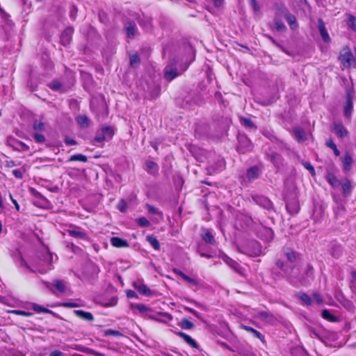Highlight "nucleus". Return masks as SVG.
Instances as JSON below:
<instances>
[{
  "label": "nucleus",
  "instance_id": "nucleus-1",
  "mask_svg": "<svg viewBox=\"0 0 356 356\" xmlns=\"http://www.w3.org/2000/svg\"><path fill=\"white\" fill-rule=\"evenodd\" d=\"M114 134V129L111 127H103L97 134L95 140L101 143L104 140H110Z\"/></svg>",
  "mask_w": 356,
  "mask_h": 356
},
{
  "label": "nucleus",
  "instance_id": "nucleus-2",
  "mask_svg": "<svg viewBox=\"0 0 356 356\" xmlns=\"http://www.w3.org/2000/svg\"><path fill=\"white\" fill-rule=\"evenodd\" d=\"M176 63V60L172 59L170 60V64L165 67L164 78L167 81H171L180 74L177 72V69L174 67Z\"/></svg>",
  "mask_w": 356,
  "mask_h": 356
},
{
  "label": "nucleus",
  "instance_id": "nucleus-3",
  "mask_svg": "<svg viewBox=\"0 0 356 356\" xmlns=\"http://www.w3.org/2000/svg\"><path fill=\"white\" fill-rule=\"evenodd\" d=\"M252 145L250 142V140L244 136H241L238 138V151L241 153L244 154L247 152H249L252 149Z\"/></svg>",
  "mask_w": 356,
  "mask_h": 356
},
{
  "label": "nucleus",
  "instance_id": "nucleus-4",
  "mask_svg": "<svg viewBox=\"0 0 356 356\" xmlns=\"http://www.w3.org/2000/svg\"><path fill=\"white\" fill-rule=\"evenodd\" d=\"M353 96L351 92L349 90L347 92L346 102L344 106V115L347 118H350L353 111Z\"/></svg>",
  "mask_w": 356,
  "mask_h": 356
},
{
  "label": "nucleus",
  "instance_id": "nucleus-5",
  "mask_svg": "<svg viewBox=\"0 0 356 356\" xmlns=\"http://www.w3.org/2000/svg\"><path fill=\"white\" fill-rule=\"evenodd\" d=\"M283 17L286 19L288 24L291 26V29H296L297 28L296 18V17L289 13L286 8H284L282 11Z\"/></svg>",
  "mask_w": 356,
  "mask_h": 356
},
{
  "label": "nucleus",
  "instance_id": "nucleus-6",
  "mask_svg": "<svg viewBox=\"0 0 356 356\" xmlns=\"http://www.w3.org/2000/svg\"><path fill=\"white\" fill-rule=\"evenodd\" d=\"M333 129L335 134L340 138H344L348 136V131L340 122H334L333 124Z\"/></svg>",
  "mask_w": 356,
  "mask_h": 356
},
{
  "label": "nucleus",
  "instance_id": "nucleus-7",
  "mask_svg": "<svg viewBox=\"0 0 356 356\" xmlns=\"http://www.w3.org/2000/svg\"><path fill=\"white\" fill-rule=\"evenodd\" d=\"M134 286L139 293L144 296H149L151 295L150 289L140 282H134Z\"/></svg>",
  "mask_w": 356,
  "mask_h": 356
},
{
  "label": "nucleus",
  "instance_id": "nucleus-8",
  "mask_svg": "<svg viewBox=\"0 0 356 356\" xmlns=\"http://www.w3.org/2000/svg\"><path fill=\"white\" fill-rule=\"evenodd\" d=\"M353 159L348 153H346L344 157L342 159L343 168L345 172L350 170L353 165Z\"/></svg>",
  "mask_w": 356,
  "mask_h": 356
},
{
  "label": "nucleus",
  "instance_id": "nucleus-9",
  "mask_svg": "<svg viewBox=\"0 0 356 356\" xmlns=\"http://www.w3.org/2000/svg\"><path fill=\"white\" fill-rule=\"evenodd\" d=\"M177 334L181 337L188 345H190L193 348H198V345L196 343V341L193 339H192L189 335L182 332H177Z\"/></svg>",
  "mask_w": 356,
  "mask_h": 356
},
{
  "label": "nucleus",
  "instance_id": "nucleus-10",
  "mask_svg": "<svg viewBox=\"0 0 356 356\" xmlns=\"http://www.w3.org/2000/svg\"><path fill=\"white\" fill-rule=\"evenodd\" d=\"M224 261L233 269H234L237 273H238L241 275H243V270L241 267L239 266L238 264L232 259L229 257H226L224 259Z\"/></svg>",
  "mask_w": 356,
  "mask_h": 356
},
{
  "label": "nucleus",
  "instance_id": "nucleus-11",
  "mask_svg": "<svg viewBox=\"0 0 356 356\" xmlns=\"http://www.w3.org/2000/svg\"><path fill=\"white\" fill-rule=\"evenodd\" d=\"M74 314L79 318L88 321H92L94 320L93 315L90 312L83 310H74Z\"/></svg>",
  "mask_w": 356,
  "mask_h": 356
},
{
  "label": "nucleus",
  "instance_id": "nucleus-12",
  "mask_svg": "<svg viewBox=\"0 0 356 356\" xmlns=\"http://www.w3.org/2000/svg\"><path fill=\"white\" fill-rule=\"evenodd\" d=\"M318 29L323 41L328 42L330 40V37L322 19L318 20Z\"/></svg>",
  "mask_w": 356,
  "mask_h": 356
},
{
  "label": "nucleus",
  "instance_id": "nucleus-13",
  "mask_svg": "<svg viewBox=\"0 0 356 356\" xmlns=\"http://www.w3.org/2000/svg\"><path fill=\"white\" fill-rule=\"evenodd\" d=\"M111 243L112 245L117 248L128 247L129 243L127 241H124L119 237H113L111 239Z\"/></svg>",
  "mask_w": 356,
  "mask_h": 356
},
{
  "label": "nucleus",
  "instance_id": "nucleus-14",
  "mask_svg": "<svg viewBox=\"0 0 356 356\" xmlns=\"http://www.w3.org/2000/svg\"><path fill=\"white\" fill-rule=\"evenodd\" d=\"M253 200L258 204L264 207H269L270 206V202L263 196H253Z\"/></svg>",
  "mask_w": 356,
  "mask_h": 356
},
{
  "label": "nucleus",
  "instance_id": "nucleus-15",
  "mask_svg": "<svg viewBox=\"0 0 356 356\" xmlns=\"http://www.w3.org/2000/svg\"><path fill=\"white\" fill-rule=\"evenodd\" d=\"M68 233H69L70 236H71L74 238H81V239H86L87 238L86 234L84 232L80 230L79 229H74L69 230Z\"/></svg>",
  "mask_w": 356,
  "mask_h": 356
},
{
  "label": "nucleus",
  "instance_id": "nucleus-16",
  "mask_svg": "<svg viewBox=\"0 0 356 356\" xmlns=\"http://www.w3.org/2000/svg\"><path fill=\"white\" fill-rule=\"evenodd\" d=\"M76 121L81 128L88 127L90 122L89 118L83 115L77 116Z\"/></svg>",
  "mask_w": 356,
  "mask_h": 356
},
{
  "label": "nucleus",
  "instance_id": "nucleus-17",
  "mask_svg": "<svg viewBox=\"0 0 356 356\" xmlns=\"http://www.w3.org/2000/svg\"><path fill=\"white\" fill-rule=\"evenodd\" d=\"M72 33V29L71 28H68L63 31L61 35V40L64 44H67L70 42Z\"/></svg>",
  "mask_w": 356,
  "mask_h": 356
},
{
  "label": "nucleus",
  "instance_id": "nucleus-18",
  "mask_svg": "<svg viewBox=\"0 0 356 356\" xmlns=\"http://www.w3.org/2000/svg\"><path fill=\"white\" fill-rule=\"evenodd\" d=\"M247 177L249 180H254L259 177V170L257 167H252L248 170Z\"/></svg>",
  "mask_w": 356,
  "mask_h": 356
},
{
  "label": "nucleus",
  "instance_id": "nucleus-19",
  "mask_svg": "<svg viewBox=\"0 0 356 356\" xmlns=\"http://www.w3.org/2000/svg\"><path fill=\"white\" fill-rule=\"evenodd\" d=\"M294 135L298 142H303L307 139L303 130L300 128L294 129Z\"/></svg>",
  "mask_w": 356,
  "mask_h": 356
},
{
  "label": "nucleus",
  "instance_id": "nucleus-20",
  "mask_svg": "<svg viewBox=\"0 0 356 356\" xmlns=\"http://www.w3.org/2000/svg\"><path fill=\"white\" fill-rule=\"evenodd\" d=\"M202 238L207 243L213 244L215 242V239L212 234L207 229L204 231V233L202 234Z\"/></svg>",
  "mask_w": 356,
  "mask_h": 356
},
{
  "label": "nucleus",
  "instance_id": "nucleus-21",
  "mask_svg": "<svg viewBox=\"0 0 356 356\" xmlns=\"http://www.w3.org/2000/svg\"><path fill=\"white\" fill-rule=\"evenodd\" d=\"M146 238H147V241L151 244V245L155 250H159L160 249L159 242L156 239V237H154V236H147Z\"/></svg>",
  "mask_w": 356,
  "mask_h": 356
},
{
  "label": "nucleus",
  "instance_id": "nucleus-22",
  "mask_svg": "<svg viewBox=\"0 0 356 356\" xmlns=\"http://www.w3.org/2000/svg\"><path fill=\"white\" fill-rule=\"evenodd\" d=\"M327 181L333 186L337 187L339 185V181L333 174H328L326 177Z\"/></svg>",
  "mask_w": 356,
  "mask_h": 356
},
{
  "label": "nucleus",
  "instance_id": "nucleus-23",
  "mask_svg": "<svg viewBox=\"0 0 356 356\" xmlns=\"http://www.w3.org/2000/svg\"><path fill=\"white\" fill-rule=\"evenodd\" d=\"M322 316L323 318L330 321V322H336L337 321V318L333 316L332 314L329 312L327 309H324L322 311Z\"/></svg>",
  "mask_w": 356,
  "mask_h": 356
},
{
  "label": "nucleus",
  "instance_id": "nucleus-24",
  "mask_svg": "<svg viewBox=\"0 0 356 356\" xmlns=\"http://www.w3.org/2000/svg\"><path fill=\"white\" fill-rule=\"evenodd\" d=\"M54 286L60 292L63 293L65 291V282L63 280H55Z\"/></svg>",
  "mask_w": 356,
  "mask_h": 356
},
{
  "label": "nucleus",
  "instance_id": "nucleus-25",
  "mask_svg": "<svg viewBox=\"0 0 356 356\" xmlns=\"http://www.w3.org/2000/svg\"><path fill=\"white\" fill-rule=\"evenodd\" d=\"M343 192L345 195H348L351 192V184L348 179H345L342 184Z\"/></svg>",
  "mask_w": 356,
  "mask_h": 356
},
{
  "label": "nucleus",
  "instance_id": "nucleus-26",
  "mask_svg": "<svg viewBox=\"0 0 356 356\" xmlns=\"http://www.w3.org/2000/svg\"><path fill=\"white\" fill-rule=\"evenodd\" d=\"M130 59V65L132 67H136L138 66L140 63V58L136 54H132L129 57Z\"/></svg>",
  "mask_w": 356,
  "mask_h": 356
},
{
  "label": "nucleus",
  "instance_id": "nucleus-27",
  "mask_svg": "<svg viewBox=\"0 0 356 356\" xmlns=\"http://www.w3.org/2000/svg\"><path fill=\"white\" fill-rule=\"evenodd\" d=\"M179 325L181 326V328L185 330L192 329L194 326L193 323L186 318L182 319L179 323Z\"/></svg>",
  "mask_w": 356,
  "mask_h": 356
},
{
  "label": "nucleus",
  "instance_id": "nucleus-28",
  "mask_svg": "<svg viewBox=\"0 0 356 356\" xmlns=\"http://www.w3.org/2000/svg\"><path fill=\"white\" fill-rule=\"evenodd\" d=\"M69 161H81V162H86L87 161V157L83 154H75L70 156V158L68 160Z\"/></svg>",
  "mask_w": 356,
  "mask_h": 356
},
{
  "label": "nucleus",
  "instance_id": "nucleus-29",
  "mask_svg": "<svg viewBox=\"0 0 356 356\" xmlns=\"http://www.w3.org/2000/svg\"><path fill=\"white\" fill-rule=\"evenodd\" d=\"M136 29V25L133 23H129L126 27L127 35L129 37L134 36L135 34Z\"/></svg>",
  "mask_w": 356,
  "mask_h": 356
},
{
  "label": "nucleus",
  "instance_id": "nucleus-30",
  "mask_svg": "<svg viewBox=\"0 0 356 356\" xmlns=\"http://www.w3.org/2000/svg\"><path fill=\"white\" fill-rule=\"evenodd\" d=\"M326 145L334 151V153L337 156L340 155V152L337 149V145L334 144L332 140H327Z\"/></svg>",
  "mask_w": 356,
  "mask_h": 356
},
{
  "label": "nucleus",
  "instance_id": "nucleus-31",
  "mask_svg": "<svg viewBox=\"0 0 356 356\" xmlns=\"http://www.w3.org/2000/svg\"><path fill=\"white\" fill-rule=\"evenodd\" d=\"M284 254L286 256L289 261L293 262L296 260V256L293 250L287 248L284 250Z\"/></svg>",
  "mask_w": 356,
  "mask_h": 356
},
{
  "label": "nucleus",
  "instance_id": "nucleus-32",
  "mask_svg": "<svg viewBox=\"0 0 356 356\" xmlns=\"http://www.w3.org/2000/svg\"><path fill=\"white\" fill-rule=\"evenodd\" d=\"M244 329L248 332H252L256 337L262 340L264 339V336L257 330L253 329L252 327L248 326H243Z\"/></svg>",
  "mask_w": 356,
  "mask_h": 356
},
{
  "label": "nucleus",
  "instance_id": "nucleus-33",
  "mask_svg": "<svg viewBox=\"0 0 356 356\" xmlns=\"http://www.w3.org/2000/svg\"><path fill=\"white\" fill-rule=\"evenodd\" d=\"M274 26L275 29L278 31H284L286 30V26H284V24L278 19L275 20Z\"/></svg>",
  "mask_w": 356,
  "mask_h": 356
},
{
  "label": "nucleus",
  "instance_id": "nucleus-34",
  "mask_svg": "<svg viewBox=\"0 0 356 356\" xmlns=\"http://www.w3.org/2000/svg\"><path fill=\"white\" fill-rule=\"evenodd\" d=\"M146 167L148 169L149 172H154L157 170L156 164L152 161H148L146 162Z\"/></svg>",
  "mask_w": 356,
  "mask_h": 356
},
{
  "label": "nucleus",
  "instance_id": "nucleus-35",
  "mask_svg": "<svg viewBox=\"0 0 356 356\" xmlns=\"http://www.w3.org/2000/svg\"><path fill=\"white\" fill-rule=\"evenodd\" d=\"M240 122L245 127L252 128L254 127V124H253L252 122L250 119H248V118H240Z\"/></svg>",
  "mask_w": 356,
  "mask_h": 356
},
{
  "label": "nucleus",
  "instance_id": "nucleus-36",
  "mask_svg": "<svg viewBox=\"0 0 356 356\" xmlns=\"http://www.w3.org/2000/svg\"><path fill=\"white\" fill-rule=\"evenodd\" d=\"M299 298L306 305H309L312 303L311 298L306 293H300Z\"/></svg>",
  "mask_w": 356,
  "mask_h": 356
},
{
  "label": "nucleus",
  "instance_id": "nucleus-37",
  "mask_svg": "<svg viewBox=\"0 0 356 356\" xmlns=\"http://www.w3.org/2000/svg\"><path fill=\"white\" fill-rule=\"evenodd\" d=\"M136 221L140 227H147L150 225L149 220L144 217L138 218Z\"/></svg>",
  "mask_w": 356,
  "mask_h": 356
},
{
  "label": "nucleus",
  "instance_id": "nucleus-38",
  "mask_svg": "<svg viewBox=\"0 0 356 356\" xmlns=\"http://www.w3.org/2000/svg\"><path fill=\"white\" fill-rule=\"evenodd\" d=\"M118 302V299L115 297L111 298L109 300L102 303V305L106 307L115 306Z\"/></svg>",
  "mask_w": 356,
  "mask_h": 356
},
{
  "label": "nucleus",
  "instance_id": "nucleus-39",
  "mask_svg": "<svg viewBox=\"0 0 356 356\" xmlns=\"http://www.w3.org/2000/svg\"><path fill=\"white\" fill-rule=\"evenodd\" d=\"M33 129L35 131H42L44 130V124L40 121H35L33 123Z\"/></svg>",
  "mask_w": 356,
  "mask_h": 356
},
{
  "label": "nucleus",
  "instance_id": "nucleus-40",
  "mask_svg": "<svg viewBox=\"0 0 356 356\" xmlns=\"http://www.w3.org/2000/svg\"><path fill=\"white\" fill-rule=\"evenodd\" d=\"M32 308L34 311L37 312H44V313H50L51 311L48 309L44 308L40 305H38L36 304H33L32 306Z\"/></svg>",
  "mask_w": 356,
  "mask_h": 356
},
{
  "label": "nucleus",
  "instance_id": "nucleus-41",
  "mask_svg": "<svg viewBox=\"0 0 356 356\" xmlns=\"http://www.w3.org/2000/svg\"><path fill=\"white\" fill-rule=\"evenodd\" d=\"M348 25L353 31H356V19L353 16H349Z\"/></svg>",
  "mask_w": 356,
  "mask_h": 356
},
{
  "label": "nucleus",
  "instance_id": "nucleus-42",
  "mask_svg": "<svg viewBox=\"0 0 356 356\" xmlns=\"http://www.w3.org/2000/svg\"><path fill=\"white\" fill-rule=\"evenodd\" d=\"M352 282H351V288L355 294V297L356 298V272L352 273Z\"/></svg>",
  "mask_w": 356,
  "mask_h": 356
},
{
  "label": "nucleus",
  "instance_id": "nucleus-43",
  "mask_svg": "<svg viewBox=\"0 0 356 356\" xmlns=\"http://www.w3.org/2000/svg\"><path fill=\"white\" fill-rule=\"evenodd\" d=\"M49 87L54 90H59L62 88L61 83L58 81H54L49 84Z\"/></svg>",
  "mask_w": 356,
  "mask_h": 356
},
{
  "label": "nucleus",
  "instance_id": "nucleus-44",
  "mask_svg": "<svg viewBox=\"0 0 356 356\" xmlns=\"http://www.w3.org/2000/svg\"><path fill=\"white\" fill-rule=\"evenodd\" d=\"M133 308L136 309L138 310L140 313H144L149 310V309L143 304H136L133 306Z\"/></svg>",
  "mask_w": 356,
  "mask_h": 356
},
{
  "label": "nucleus",
  "instance_id": "nucleus-45",
  "mask_svg": "<svg viewBox=\"0 0 356 356\" xmlns=\"http://www.w3.org/2000/svg\"><path fill=\"white\" fill-rule=\"evenodd\" d=\"M184 280L187 282L188 283L193 285V286H197L199 284V282L195 278L190 277L188 275H186L184 278Z\"/></svg>",
  "mask_w": 356,
  "mask_h": 356
},
{
  "label": "nucleus",
  "instance_id": "nucleus-46",
  "mask_svg": "<svg viewBox=\"0 0 356 356\" xmlns=\"http://www.w3.org/2000/svg\"><path fill=\"white\" fill-rule=\"evenodd\" d=\"M304 167L307 169L312 175H315V170L314 167L308 162H302Z\"/></svg>",
  "mask_w": 356,
  "mask_h": 356
},
{
  "label": "nucleus",
  "instance_id": "nucleus-47",
  "mask_svg": "<svg viewBox=\"0 0 356 356\" xmlns=\"http://www.w3.org/2000/svg\"><path fill=\"white\" fill-rule=\"evenodd\" d=\"M17 145L16 148L22 151H27L29 149V146L22 142H17Z\"/></svg>",
  "mask_w": 356,
  "mask_h": 356
},
{
  "label": "nucleus",
  "instance_id": "nucleus-48",
  "mask_svg": "<svg viewBox=\"0 0 356 356\" xmlns=\"http://www.w3.org/2000/svg\"><path fill=\"white\" fill-rule=\"evenodd\" d=\"M147 209H148L149 212V213H154V214H158V215H160L161 216V213L159 212L156 208H154L153 206L152 205H149V204H147Z\"/></svg>",
  "mask_w": 356,
  "mask_h": 356
},
{
  "label": "nucleus",
  "instance_id": "nucleus-49",
  "mask_svg": "<svg viewBox=\"0 0 356 356\" xmlns=\"http://www.w3.org/2000/svg\"><path fill=\"white\" fill-rule=\"evenodd\" d=\"M34 138L38 143H44L45 140L44 136L38 133L34 134Z\"/></svg>",
  "mask_w": 356,
  "mask_h": 356
},
{
  "label": "nucleus",
  "instance_id": "nucleus-50",
  "mask_svg": "<svg viewBox=\"0 0 356 356\" xmlns=\"http://www.w3.org/2000/svg\"><path fill=\"white\" fill-rule=\"evenodd\" d=\"M11 312L13 314H17V315H22V316H30L32 315V314L30 312H26L24 311H22V310H13Z\"/></svg>",
  "mask_w": 356,
  "mask_h": 356
},
{
  "label": "nucleus",
  "instance_id": "nucleus-51",
  "mask_svg": "<svg viewBox=\"0 0 356 356\" xmlns=\"http://www.w3.org/2000/svg\"><path fill=\"white\" fill-rule=\"evenodd\" d=\"M126 202L124 200H121L118 206V209L122 212H124L126 211Z\"/></svg>",
  "mask_w": 356,
  "mask_h": 356
},
{
  "label": "nucleus",
  "instance_id": "nucleus-52",
  "mask_svg": "<svg viewBox=\"0 0 356 356\" xmlns=\"http://www.w3.org/2000/svg\"><path fill=\"white\" fill-rule=\"evenodd\" d=\"M313 299L319 305L322 304V302H323V299L321 298L320 295H318V293L313 294Z\"/></svg>",
  "mask_w": 356,
  "mask_h": 356
},
{
  "label": "nucleus",
  "instance_id": "nucleus-53",
  "mask_svg": "<svg viewBox=\"0 0 356 356\" xmlns=\"http://www.w3.org/2000/svg\"><path fill=\"white\" fill-rule=\"evenodd\" d=\"M106 335L118 336V335H120V332L118 331L113 330H108L106 331Z\"/></svg>",
  "mask_w": 356,
  "mask_h": 356
},
{
  "label": "nucleus",
  "instance_id": "nucleus-54",
  "mask_svg": "<svg viewBox=\"0 0 356 356\" xmlns=\"http://www.w3.org/2000/svg\"><path fill=\"white\" fill-rule=\"evenodd\" d=\"M13 174L17 178H19V179L22 178V172L19 170H17V169L14 170L13 171Z\"/></svg>",
  "mask_w": 356,
  "mask_h": 356
},
{
  "label": "nucleus",
  "instance_id": "nucleus-55",
  "mask_svg": "<svg viewBox=\"0 0 356 356\" xmlns=\"http://www.w3.org/2000/svg\"><path fill=\"white\" fill-rule=\"evenodd\" d=\"M65 143L67 145H74L76 144V141L73 139H71L68 137L65 138Z\"/></svg>",
  "mask_w": 356,
  "mask_h": 356
},
{
  "label": "nucleus",
  "instance_id": "nucleus-56",
  "mask_svg": "<svg viewBox=\"0 0 356 356\" xmlns=\"http://www.w3.org/2000/svg\"><path fill=\"white\" fill-rule=\"evenodd\" d=\"M49 356H65V354L60 350H54L49 354Z\"/></svg>",
  "mask_w": 356,
  "mask_h": 356
},
{
  "label": "nucleus",
  "instance_id": "nucleus-57",
  "mask_svg": "<svg viewBox=\"0 0 356 356\" xmlns=\"http://www.w3.org/2000/svg\"><path fill=\"white\" fill-rule=\"evenodd\" d=\"M127 296L129 298H136L137 294L135 291L129 290L127 292Z\"/></svg>",
  "mask_w": 356,
  "mask_h": 356
},
{
  "label": "nucleus",
  "instance_id": "nucleus-58",
  "mask_svg": "<svg viewBox=\"0 0 356 356\" xmlns=\"http://www.w3.org/2000/svg\"><path fill=\"white\" fill-rule=\"evenodd\" d=\"M251 5L255 11L259 10V6L257 3L256 0H251Z\"/></svg>",
  "mask_w": 356,
  "mask_h": 356
},
{
  "label": "nucleus",
  "instance_id": "nucleus-59",
  "mask_svg": "<svg viewBox=\"0 0 356 356\" xmlns=\"http://www.w3.org/2000/svg\"><path fill=\"white\" fill-rule=\"evenodd\" d=\"M186 309L187 311H188L190 313H191L192 314H193L194 316H195L196 317L200 318L199 314L195 310H194L191 308H189V307H186Z\"/></svg>",
  "mask_w": 356,
  "mask_h": 356
},
{
  "label": "nucleus",
  "instance_id": "nucleus-60",
  "mask_svg": "<svg viewBox=\"0 0 356 356\" xmlns=\"http://www.w3.org/2000/svg\"><path fill=\"white\" fill-rule=\"evenodd\" d=\"M10 198L11 201L13 202V203L15 204L16 209H17V211H19V204H18L17 202L16 201V200H15V199L13 197V196H12V195H11V194H10Z\"/></svg>",
  "mask_w": 356,
  "mask_h": 356
},
{
  "label": "nucleus",
  "instance_id": "nucleus-61",
  "mask_svg": "<svg viewBox=\"0 0 356 356\" xmlns=\"http://www.w3.org/2000/svg\"><path fill=\"white\" fill-rule=\"evenodd\" d=\"M344 307L347 308L348 310H352L353 309V304L349 301L346 302V303L344 304Z\"/></svg>",
  "mask_w": 356,
  "mask_h": 356
},
{
  "label": "nucleus",
  "instance_id": "nucleus-62",
  "mask_svg": "<svg viewBox=\"0 0 356 356\" xmlns=\"http://www.w3.org/2000/svg\"><path fill=\"white\" fill-rule=\"evenodd\" d=\"M216 7H220L223 4V0H212Z\"/></svg>",
  "mask_w": 356,
  "mask_h": 356
},
{
  "label": "nucleus",
  "instance_id": "nucleus-63",
  "mask_svg": "<svg viewBox=\"0 0 356 356\" xmlns=\"http://www.w3.org/2000/svg\"><path fill=\"white\" fill-rule=\"evenodd\" d=\"M174 272L179 275L180 277H181L183 279L184 278V277L186 275V274H184L183 272H181V270H178V269H174Z\"/></svg>",
  "mask_w": 356,
  "mask_h": 356
},
{
  "label": "nucleus",
  "instance_id": "nucleus-64",
  "mask_svg": "<svg viewBox=\"0 0 356 356\" xmlns=\"http://www.w3.org/2000/svg\"><path fill=\"white\" fill-rule=\"evenodd\" d=\"M259 316L262 318H266L269 316V314L266 312H261L259 313Z\"/></svg>",
  "mask_w": 356,
  "mask_h": 356
}]
</instances>
